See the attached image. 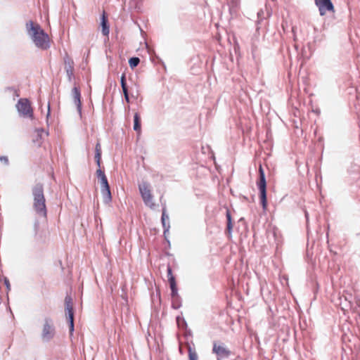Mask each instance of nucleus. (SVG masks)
Returning <instances> with one entry per match:
<instances>
[{
	"mask_svg": "<svg viewBox=\"0 0 360 360\" xmlns=\"http://www.w3.org/2000/svg\"><path fill=\"white\" fill-rule=\"evenodd\" d=\"M25 30L27 37L34 45L41 50H46L50 46L49 35L44 31L41 26L32 20L25 24Z\"/></svg>",
	"mask_w": 360,
	"mask_h": 360,
	"instance_id": "1",
	"label": "nucleus"
},
{
	"mask_svg": "<svg viewBox=\"0 0 360 360\" xmlns=\"http://www.w3.org/2000/svg\"><path fill=\"white\" fill-rule=\"evenodd\" d=\"M257 187L259 189V196L260 199V203L263 207V212L264 214L267 210V198H266V182L265 179V175L262 166H259V179L257 181Z\"/></svg>",
	"mask_w": 360,
	"mask_h": 360,
	"instance_id": "2",
	"label": "nucleus"
},
{
	"mask_svg": "<svg viewBox=\"0 0 360 360\" xmlns=\"http://www.w3.org/2000/svg\"><path fill=\"white\" fill-rule=\"evenodd\" d=\"M34 195V207L38 212H41L43 215L46 214L45 212V199L43 194V188L41 186L37 185L33 190Z\"/></svg>",
	"mask_w": 360,
	"mask_h": 360,
	"instance_id": "3",
	"label": "nucleus"
},
{
	"mask_svg": "<svg viewBox=\"0 0 360 360\" xmlns=\"http://www.w3.org/2000/svg\"><path fill=\"white\" fill-rule=\"evenodd\" d=\"M54 335L55 328L53 321L50 319L46 318L41 327V339L44 342H49L53 338Z\"/></svg>",
	"mask_w": 360,
	"mask_h": 360,
	"instance_id": "4",
	"label": "nucleus"
},
{
	"mask_svg": "<svg viewBox=\"0 0 360 360\" xmlns=\"http://www.w3.org/2000/svg\"><path fill=\"white\" fill-rule=\"evenodd\" d=\"M139 191L145 204L153 208L155 204L153 202V196L150 193V185L148 183L143 181L139 186Z\"/></svg>",
	"mask_w": 360,
	"mask_h": 360,
	"instance_id": "5",
	"label": "nucleus"
},
{
	"mask_svg": "<svg viewBox=\"0 0 360 360\" xmlns=\"http://www.w3.org/2000/svg\"><path fill=\"white\" fill-rule=\"evenodd\" d=\"M18 112L23 117H32V110L27 99H20L16 104Z\"/></svg>",
	"mask_w": 360,
	"mask_h": 360,
	"instance_id": "6",
	"label": "nucleus"
},
{
	"mask_svg": "<svg viewBox=\"0 0 360 360\" xmlns=\"http://www.w3.org/2000/svg\"><path fill=\"white\" fill-rule=\"evenodd\" d=\"M315 2L321 15H324L327 11H334V7L330 0H315Z\"/></svg>",
	"mask_w": 360,
	"mask_h": 360,
	"instance_id": "7",
	"label": "nucleus"
},
{
	"mask_svg": "<svg viewBox=\"0 0 360 360\" xmlns=\"http://www.w3.org/2000/svg\"><path fill=\"white\" fill-rule=\"evenodd\" d=\"M71 298L70 297H67L65 298V313L68 316L70 321V333H72L74 330V319H73V312H72V307L70 304Z\"/></svg>",
	"mask_w": 360,
	"mask_h": 360,
	"instance_id": "8",
	"label": "nucleus"
},
{
	"mask_svg": "<svg viewBox=\"0 0 360 360\" xmlns=\"http://www.w3.org/2000/svg\"><path fill=\"white\" fill-rule=\"evenodd\" d=\"M72 96L74 104L75 105L79 117L82 118V103L81 96L79 89L77 87H74L72 90Z\"/></svg>",
	"mask_w": 360,
	"mask_h": 360,
	"instance_id": "9",
	"label": "nucleus"
},
{
	"mask_svg": "<svg viewBox=\"0 0 360 360\" xmlns=\"http://www.w3.org/2000/svg\"><path fill=\"white\" fill-rule=\"evenodd\" d=\"M213 352L218 356L217 360H221V358L226 357L229 354V352L223 345L214 344Z\"/></svg>",
	"mask_w": 360,
	"mask_h": 360,
	"instance_id": "10",
	"label": "nucleus"
},
{
	"mask_svg": "<svg viewBox=\"0 0 360 360\" xmlns=\"http://www.w3.org/2000/svg\"><path fill=\"white\" fill-rule=\"evenodd\" d=\"M96 174L98 179L101 189L110 187L104 172L100 168L96 170Z\"/></svg>",
	"mask_w": 360,
	"mask_h": 360,
	"instance_id": "11",
	"label": "nucleus"
},
{
	"mask_svg": "<svg viewBox=\"0 0 360 360\" xmlns=\"http://www.w3.org/2000/svg\"><path fill=\"white\" fill-rule=\"evenodd\" d=\"M103 200L105 204H109L112 200V195L110 187L101 189Z\"/></svg>",
	"mask_w": 360,
	"mask_h": 360,
	"instance_id": "12",
	"label": "nucleus"
},
{
	"mask_svg": "<svg viewBox=\"0 0 360 360\" xmlns=\"http://www.w3.org/2000/svg\"><path fill=\"white\" fill-rule=\"evenodd\" d=\"M134 129L139 133L141 132L140 118L137 113L134 115Z\"/></svg>",
	"mask_w": 360,
	"mask_h": 360,
	"instance_id": "13",
	"label": "nucleus"
},
{
	"mask_svg": "<svg viewBox=\"0 0 360 360\" xmlns=\"http://www.w3.org/2000/svg\"><path fill=\"white\" fill-rule=\"evenodd\" d=\"M102 32L104 35L107 36L109 34V28L107 26V20H105V17H103L102 19Z\"/></svg>",
	"mask_w": 360,
	"mask_h": 360,
	"instance_id": "14",
	"label": "nucleus"
},
{
	"mask_svg": "<svg viewBox=\"0 0 360 360\" xmlns=\"http://www.w3.org/2000/svg\"><path fill=\"white\" fill-rule=\"evenodd\" d=\"M169 283L172 289V295L174 296L176 294V288L175 287V281L173 276L169 278Z\"/></svg>",
	"mask_w": 360,
	"mask_h": 360,
	"instance_id": "15",
	"label": "nucleus"
},
{
	"mask_svg": "<svg viewBox=\"0 0 360 360\" xmlns=\"http://www.w3.org/2000/svg\"><path fill=\"white\" fill-rule=\"evenodd\" d=\"M188 356L190 360H198V354L191 347L188 348Z\"/></svg>",
	"mask_w": 360,
	"mask_h": 360,
	"instance_id": "16",
	"label": "nucleus"
},
{
	"mask_svg": "<svg viewBox=\"0 0 360 360\" xmlns=\"http://www.w3.org/2000/svg\"><path fill=\"white\" fill-rule=\"evenodd\" d=\"M139 58H131L129 60V65L131 68H134L136 67L139 63Z\"/></svg>",
	"mask_w": 360,
	"mask_h": 360,
	"instance_id": "17",
	"label": "nucleus"
},
{
	"mask_svg": "<svg viewBox=\"0 0 360 360\" xmlns=\"http://www.w3.org/2000/svg\"><path fill=\"white\" fill-rule=\"evenodd\" d=\"M65 68H66L67 74H68L69 78H70V76L72 74V65L70 62L68 63L66 60L65 61Z\"/></svg>",
	"mask_w": 360,
	"mask_h": 360,
	"instance_id": "18",
	"label": "nucleus"
},
{
	"mask_svg": "<svg viewBox=\"0 0 360 360\" xmlns=\"http://www.w3.org/2000/svg\"><path fill=\"white\" fill-rule=\"evenodd\" d=\"M121 86L122 88L123 93L128 92L126 82H125V76L123 75L121 77Z\"/></svg>",
	"mask_w": 360,
	"mask_h": 360,
	"instance_id": "19",
	"label": "nucleus"
},
{
	"mask_svg": "<svg viewBox=\"0 0 360 360\" xmlns=\"http://www.w3.org/2000/svg\"><path fill=\"white\" fill-rule=\"evenodd\" d=\"M169 219V216L166 214L165 210H164L162 212V221L164 227L166 226V220Z\"/></svg>",
	"mask_w": 360,
	"mask_h": 360,
	"instance_id": "20",
	"label": "nucleus"
},
{
	"mask_svg": "<svg viewBox=\"0 0 360 360\" xmlns=\"http://www.w3.org/2000/svg\"><path fill=\"white\" fill-rule=\"evenodd\" d=\"M101 155H100L98 153L95 155V159H96V164L98 167H100V166H101Z\"/></svg>",
	"mask_w": 360,
	"mask_h": 360,
	"instance_id": "21",
	"label": "nucleus"
},
{
	"mask_svg": "<svg viewBox=\"0 0 360 360\" xmlns=\"http://www.w3.org/2000/svg\"><path fill=\"white\" fill-rule=\"evenodd\" d=\"M98 153L101 155V146L99 143H97L96 146V154H98Z\"/></svg>",
	"mask_w": 360,
	"mask_h": 360,
	"instance_id": "22",
	"label": "nucleus"
},
{
	"mask_svg": "<svg viewBox=\"0 0 360 360\" xmlns=\"http://www.w3.org/2000/svg\"><path fill=\"white\" fill-rule=\"evenodd\" d=\"M227 219H228V229L230 230L231 229V216L229 212H227Z\"/></svg>",
	"mask_w": 360,
	"mask_h": 360,
	"instance_id": "23",
	"label": "nucleus"
},
{
	"mask_svg": "<svg viewBox=\"0 0 360 360\" xmlns=\"http://www.w3.org/2000/svg\"><path fill=\"white\" fill-rule=\"evenodd\" d=\"M124 95V98L126 100L127 102H129V94H128V92H125V93H123Z\"/></svg>",
	"mask_w": 360,
	"mask_h": 360,
	"instance_id": "24",
	"label": "nucleus"
},
{
	"mask_svg": "<svg viewBox=\"0 0 360 360\" xmlns=\"http://www.w3.org/2000/svg\"><path fill=\"white\" fill-rule=\"evenodd\" d=\"M172 276L171 269H168V278H169Z\"/></svg>",
	"mask_w": 360,
	"mask_h": 360,
	"instance_id": "25",
	"label": "nucleus"
},
{
	"mask_svg": "<svg viewBox=\"0 0 360 360\" xmlns=\"http://www.w3.org/2000/svg\"><path fill=\"white\" fill-rule=\"evenodd\" d=\"M7 288H9V283L7 280L5 281Z\"/></svg>",
	"mask_w": 360,
	"mask_h": 360,
	"instance_id": "26",
	"label": "nucleus"
},
{
	"mask_svg": "<svg viewBox=\"0 0 360 360\" xmlns=\"http://www.w3.org/2000/svg\"><path fill=\"white\" fill-rule=\"evenodd\" d=\"M274 236L275 238L277 237V233H276L275 230H274Z\"/></svg>",
	"mask_w": 360,
	"mask_h": 360,
	"instance_id": "27",
	"label": "nucleus"
},
{
	"mask_svg": "<svg viewBox=\"0 0 360 360\" xmlns=\"http://www.w3.org/2000/svg\"><path fill=\"white\" fill-rule=\"evenodd\" d=\"M49 115V109L48 110L47 116Z\"/></svg>",
	"mask_w": 360,
	"mask_h": 360,
	"instance_id": "28",
	"label": "nucleus"
}]
</instances>
